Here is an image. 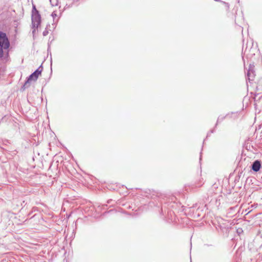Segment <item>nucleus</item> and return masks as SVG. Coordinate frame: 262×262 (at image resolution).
Instances as JSON below:
<instances>
[{"mask_svg":"<svg viewBox=\"0 0 262 262\" xmlns=\"http://www.w3.org/2000/svg\"><path fill=\"white\" fill-rule=\"evenodd\" d=\"M48 33H49L48 30L47 28H46L45 29V30H44V31L43 32L42 34L44 36H46L48 34Z\"/></svg>","mask_w":262,"mask_h":262,"instance_id":"8","label":"nucleus"},{"mask_svg":"<svg viewBox=\"0 0 262 262\" xmlns=\"http://www.w3.org/2000/svg\"><path fill=\"white\" fill-rule=\"evenodd\" d=\"M10 45V41L6 34L0 31V58L5 61H7L9 59Z\"/></svg>","mask_w":262,"mask_h":262,"instance_id":"1","label":"nucleus"},{"mask_svg":"<svg viewBox=\"0 0 262 262\" xmlns=\"http://www.w3.org/2000/svg\"><path fill=\"white\" fill-rule=\"evenodd\" d=\"M42 70V67L41 66H40L33 73H32L28 78L27 81L25 82V84L23 85L24 89L28 88L30 86V81H36L39 75H40L41 73V71Z\"/></svg>","mask_w":262,"mask_h":262,"instance_id":"2","label":"nucleus"},{"mask_svg":"<svg viewBox=\"0 0 262 262\" xmlns=\"http://www.w3.org/2000/svg\"><path fill=\"white\" fill-rule=\"evenodd\" d=\"M50 2L52 6H56L58 5V0H50Z\"/></svg>","mask_w":262,"mask_h":262,"instance_id":"6","label":"nucleus"},{"mask_svg":"<svg viewBox=\"0 0 262 262\" xmlns=\"http://www.w3.org/2000/svg\"><path fill=\"white\" fill-rule=\"evenodd\" d=\"M247 76L249 81L253 80L255 76L253 66L250 64Z\"/></svg>","mask_w":262,"mask_h":262,"instance_id":"4","label":"nucleus"},{"mask_svg":"<svg viewBox=\"0 0 262 262\" xmlns=\"http://www.w3.org/2000/svg\"><path fill=\"white\" fill-rule=\"evenodd\" d=\"M32 19V28L33 29L32 31V33L33 34L35 33V32L36 29H37L38 27L40 24L41 22V16L39 13H34L32 14L31 16Z\"/></svg>","mask_w":262,"mask_h":262,"instance_id":"3","label":"nucleus"},{"mask_svg":"<svg viewBox=\"0 0 262 262\" xmlns=\"http://www.w3.org/2000/svg\"><path fill=\"white\" fill-rule=\"evenodd\" d=\"M220 118H218V120H217V123L219 122Z\"/></svg>","mask_w":262,"mask_h":262,"instance_id":"10","label":"nucleus"},{"mask_svg":"<svg viewBox=\"0 0 262 262\" xmlns=\"http://www.w3.org/2000/svg\"><path fill=\"white\" fill-rule=\"evenodd\" d=\"M261 165L260 161L259 160H255L251 165V169L255 172L258 171L260 168Z\"/></svg>","mask_w":262,"mask_h":262,"instance_id":"5","label":"nucleus"},{"mask_svg":"<svg viewBox=\"0 0 262 262\" xmlns=\"http://www.w3.org/2000/svg\"><path fill=\"white\" fill-rule=\"evenodd\" d=\"M39 13L38 11L36 9V7H35V5H33V8H32V14H35V13Z\"/></svg>","mask_w":262,"mask_h":262,"instance_id":"7","label":"nucleus"},{"mask_svg":"<svg viewBox=\"0 0 262 262\" xmlns=\"http://www.w3.org/2000/svg\"><path fill=\"white\" fill-rule=\"evenodd\" d=\"M52 16L53 18H54L55 17H56L57 16V15L55 12H53L52 14Z\"/></svg>","mask_w":262,"mask_h":262,"instance_id":"9","label":"nucleus"}]
</instances>
